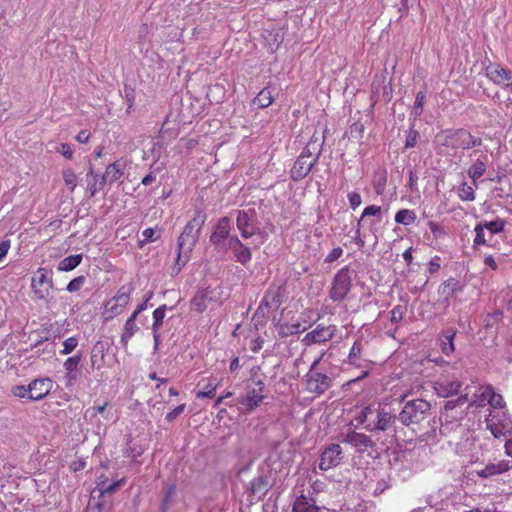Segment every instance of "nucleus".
<instances>
[{
    "mask_svg": "<svg viewBox=\"0 0 512 512\" xmlns=\"http://www.w3.org/2000/svg\"><path fill=\"white\" fill-rule=\"evenodd\" d=\"M206 219L207 214L203 210L197 209L194 217L188 221L182 233L179 235L177 240V258L172 268L173 275L179 274L182 267L189 261L191 253L199 240Z\"/></svg>",
    "mask_w": 512,
    "mask_h": 512,
    "instance_id": "obj_1",
    "label": "nucleus"
},
{
    "mask_svg": "<svg viewBox=\"0 0 512 512\" xmlns=\"http://www.w3.org/2000/svg\"><path fill=\"white\" fill-rule=\"evenodd\" d=\"M435 142L440 146L451 148L453 150H468L482 145L481 138L473 136L464 128L442 130L436 134Z\"/></svg>",
    "mask_w": 512,
    "mask_h": 512,
    "instance_id": "obj_2",
    "label": "nucleus"
},
{
    "mask_svg": "<svg viewBox=\"0 0 512 512\" xmlns=\"http://www.w3.org/2000/svg\"><path fill=\"white\" fill-rule=\"evenodd\" d=\"M431 404L424 399H413L405 402L398 419L405 426L419 424L430 415Z\"/></svg>",
    "mask_w": 512,
    "mask_h": 512,
    "instance_id": "obj_3",
    "label": "nucleus"
},
{
    "mask_svg": "<svg viewBox=\"0 0 512 512\" xmlns=\"http://www.w3.org/2000/svg\"><path fill=\"white\" fill-rule=\"evenodd\" d=\"M352 288V277L349 266L341 268L332 280L329 297L334 302H340L346 298Z\"/></svg>",
    "mask_w": 512,
    "mask_h": 512,
    "instance_id": "obj_4",
    "label": "nucleus"
},
{
    "mask_svg": "<svg viewBox=\"0 0 512 512\" xmlns=\"http://www.w3.org/2000/svg\"><path fill=\"white\" fill-rule=\"evenodd\" d=\"M236 225L244 239L261 233L257 212L254 208L237 210Z\"/></svg>",
    "mask_w": 512,
    "mask_h": 512,
    "instance_id": "obj_5",
    "label": "nucleus"
},
{
    "mask_svg": "<svg viewBox=\"0 0 512 512\" xmlns=\"http://www.w3.org/2000/svg\"><path fill=\"white\" fill-rule=\"evenodd\" d=\"M231 231V219L227 216L221 217L214 226V230L210 235V243L214 246L215 250L226 252L227 242Z\"/></svg>",
    "mask_w": 512,
    "mask_h": 512,
    "instance_id": "obj_6",
    "label": "nucleus"
},
{
    "mask_svg": "<svg viewBox=\"0 0 512 512\" xmlns=\"http://www.w3.org/2000/svg\"><path fill=\"white\" fill-rule=\"evenodd\" d=\"M367 345V341H364L362 338H359L355 340L353 343L350 352L348 354V360L347 362L350 365H353L357 368L363 369V372L360 376H358L356 379L352 380L351 382H357L369 374V369L372 365V362L367 359L362 358V353L364 351V347Z\"/></svg>",
    "mask_w": 512,
    "mask_h": 512,
    "instance_id": "obj_7",
    "label": "nucleus"
},
{
    "mask_svg": "<svg viewBox=\"0 0 512 512\" xmlns=\"http://www.w3.org/2000/svg\"><path fill=\"white\" fill-rule=\"evenodd\" d=\"M398 417L386 411L384 408L378 407L374 413L371 421L364 426V428L373 433L386 432L391 429Z\"/></svg>",
    "mask_w": 512,
    "mask_h": 512,
    "instance_id": "obj_8",
    "label": "nucleus"
},
{
    "mask_svg": "<svg viewBox=\"0 0 512 512\" xmlns=\"http://www.w3.org/2000/svg\"><path fill=\"white\" fill-rule=\"evenodd\" d=\"M343 459L342 447L339 444L332 443L322 450L319 457V469L327 471L335 468L342 463Z\"/></svg>",
    "mask_w": 512,
    "mask_h": 512,
    "instance_id": "obj_9",
    "label": "nucleus"
},
{
    "mask_svg": "<svg viewBox=\"0 0 512 512\" xmlns=\"http://www.w3.org/2000/svg\"><path fill=\"white\" fill-rule=\"evenodd\" d=\"M305 383L309 393L320 396L332 386V378L318 371H308L305 375Z\"/></svg>",
    "mask_w": 512,
    "mask_h": 512,
    "instance_id": "obj_10",
    "label": "nucleus"
},
{
    "mask_svg": "<svg viewBox=\"0 0 512 512\" xmlns=\"http://www.w3.org/2000/svg\"><path fill=\"white\" fill-rule=\"evenodd\" d=\"M31 287L37 299L45 300L51 297L53 282L51 278L47 277L44 268L38 269L35 276L32 278Z\"/></svg>",
    "mask_w": 512,
    "mask_h": 512,
    "instance_id": "obj_11",
    "label": "nucleus"
},
{
    "mask_svg": "<svg viewBox=\"0 0 512 512\" xmlns=\"http://www.w3.org/2000/svg\"><path fill=\"white\" fill-rule=\"evenodd\" d=\"M227 251H231L233 253L234 260L244 267H246L252 259L251 249L242 243L237 235H233L229 238L226 248V252Z\"/></svg>",
    "mask_w": 512,
    "mask_h": 512,
    "instance_id": "obj_12",
    "label": "nucleus"
},
{
    "mask_svg": "<svg viewBox=\"0 0 512 512\" xmlns=\"http://www.w3.org/2000/svg\"><path fill=\"white\" fill-rule=\"evenodd\" d=\"M342 437V442L352 445L359 453H364L368 449L376 450V443L364 433L349 431Z\"/></svg>",
    "mask_w": 512,
    "mask_h": 512,
    "instance_id": "obj_13",
    "label": "nucleus"
},
{
    "mask_svg": "<svg viewBox=\"0 0 512 512\" xmlns=\"http://www.w3.org/2000/svg\"><path fill=\"white\" fill-rule=\"evenodd\" d=\"M486 76L496 85L507 88L512 85V71L504 68L501 64L490 63L486 69Z\"/></svg>",
    "mask_w": 512,
    "mask_h": 512,
    "instance_id": "obj_14",
    "label": "nucleus"
},
{
    "mask_svg": "<svg viewBox=\"0 0 512 512\" xmlns=\"http://www.w3.org/2000/svg\"><path fill=\"white\" fill-rule=\"evenodd\" d=\"M52 388V381L49 378L34 379L28 384V399L39 401L44 399Z\"/></svg>",
    "mask_w": 512,
    "mask_h": 512,
    "instance_id": "obj_15",
    "label": "nucleus"
},
{
    "mask_svg": "<svg viewBox=\"0 0 512 512\" xmlns=\"http://www.w3.org/2000/svg\"><path fill=\"white\" fill-rule=\"evenodd\" d=\"M464 283L453 277L444 281L438 288V294L442 297L443 302L448 303L450 299L456 298L457 295L464 290Z\"/></svg>",
    "mask_w": 512,
    "mask_h": 512,
    "instance_id": "obj_16",
    "label": "nucleus"
},
{
    "mask_svg": "<svg viewBox=\"0 0 512 512\" xmlns=\"http://www.w3.org/2000/svg\"><path fill=\"white\" fill-rule=\"evenodd\" d=\"M324 142V135L320 138L316 135V133H314L299 156L307 159V161L315 159V163H317L321 156Z\"/></svg>",
    "mask_w": 512,
    "mask_h": 512,
    "instance_id": "obj_17",
    "label": "nucleus"
},
{
    "mask_svg": "<svg viewBox=\"0 0 512 512\" xmlns=\"http://www.w3.org/2000/svg\"><path fill=\"white\" fill-rule=\"evenodd\" d=\"M315 165V159L307 161V159L298 156L290 170L291 179L295 182L304 179Z\"/></svg>",
    "mask_w": 512,
    "mask_h": 512,
    "instance_id": "obj_18",
    "label": "nucleus"
},
{
    "mask_svg": "<svg viewBox=\"0 0 512 512\" xmlns=\"http://www.w3.org/2000/svg\"><path fill=\"white\" fill-rule=\"evenodd\" d=\"M213 300H215L214 291L210 287L200 289L191 299V309L198 313H202L207 309L208 302Z\"/></svg>",
    "mask_w": 512,
    "mask_h": 512,
    "instance_id": "obj_19",
    "label": "nucleus"
},
{
    "mask_svg": "<svg viewBox=\"0 0 512 512\" xmlns=\"http://www.w3.org/2000/svg\"><path fill=\"white\" fill-rule=\"evenodd\" d=\"M82 360V353L78 352L76 355L69 357L65 360L63 367L66 371L64 379L66 387H71L78 379L77 367Z\"/></svg>",
    "mask_w": 512,
    "mask_h": 512,
    "instance_id": "obj_20",
    "label": "nucleus"
},
{
    "mask_svg": "<svg viewBox=\"0 0 512 512\" xmlns=\"http://www.w3.org/2000/svg\"><path fill=\"white\" fill-rule=\"evenodd\" d=\"M167 310V306L161 305L153 311V323H152V334L154 340V352L158 351L159 346L161 344V334L160 330L163 325V320L165 318V312Z\"/></svg>",
    "mask_w": 512,
    "mask_h": 512,
    "instance_id": "obj_21",
    "label": "nucleus"
},
{
    "mask_svg": "<svg viewBox=\"0 0 512 512\" xmlns=\"http://www.w3.org/2000/svg\"><path fill=\"white\" fill-rule=\"evenodd\" d=\"M131 292H132L131 285H123L119 288L116 295L108 303V305L110 303H113V305L110 307V311L112 314H114V315L119 314L121 309L129 303Z\"/></svg>",
    "mask_w": 512,
    "mask_h": 512,
    "instance_id": "obj_22",
    "label": "nucleus"
},
{
    "mask_svg": "<svg viewBox=\"0 0 512 512\" xmlns=\"http://www.w3.org/2000/svg\"><path fill=\"white\" fill-rule=\"evenodd\" d=\"M462 387V382L459 380H439L435 383V391L438 396L447 398L457 394Z\"/></svg>",
    "mask_w": 512,
    "mask_h": 512,
    "instance_id": "obj_23",
    "label": "nucleus"
},
{
    "mask_svg": "<svg viewBox=\"0 0 512 512\" xmlns=\"http://www.w3.org/2000/svg\"><path fill=\"white\" fill-rule=\"evenodd\" d=\"M107 350V343L104 341H97L91 350V368L101 369L105 364V352Z\"/></svg>",
    "mask_w": 512,
    "mask_h": 512,
    "instance_id": "obj_24",
    "label": "nucleus"
},
{
    "mask_svg": "<svg viewBox=\"0 0 512 512\" xmlns=\"http://www.w3.org/2000/svg\"><path fill=\"white\" fill-rule=\"evenodd\" d=\"M321 510L313 498H308L301 494L296 497L291 512H321Z\"/></svg>",
    "mask_w": 512,
    "mask_h": 512,
    "instance_id": "obj_25",
    "label": "nucleus"
},
{
    "mask_svg": "<svg viewBox=\"0 0 512 512\" xmlns=\"http://www.w3.org/2000/svg\"><path fill=\"white\" fill-rule=\"evenodd\" d=\"M507 470H509V463L499 461L498 463H489L481 469H477L475 472L479 477L486 479L506 472Z\"/></svg>",
    "mask_w": 512,
    "mask_h": 512,
    "instance_id": "obj_26",
    "label": "nucleus"
},
{
    "mask_svg": "<svg viewBox=\"0 0 512 512\" xmlns=\"http://www.w3.org/2000/svg\"><path fill=\"white\" fill-rule=\"evenodd\" d=\"M270 487L271 484L269 477L266 475H259L251 481L249 491L252 495L261 499L266 495Z\"/></svg>",
    "mask_w": 512,
    "mask_h": 512,
    "instance_id": "obj_27",
    "label": "nucleus"
},
{
    "mask_svg": "<svg viewBox=\"0 0 512 512\" xmlns=\"http://www.w3.org/2000/svg\"><path fill=\"white\" fill-rule=\"evenodd\" d=\"M480 401L487 400L489 405L493 408H502L504 406V400L502 395L496 393L491 385H486L480 388Z\"/></svg>",
    "mask_w": 512,
    "mask_h": 512,
    "instance_id": "obj_28",
    "label": "nucleus"
},
{
    "mask_svg": "<svg viewBox=\"0 0 512 512\" xmlns=\"http://www.w3.org/2000/svg\"><path fill=\"white\" fill-rule=\"evenodd\" d=\"M263 304V307H265L266 309L270 310V311H274V310H277L281 303H282V297H281V294H280V287L277 288V289H274V288H269L261 302Z\"/></svg>",
    "mask_w": 512,
    "mask_h": 512,
    "instance_id": "obj_29",
    "label": "nucleus"
},
{
    "mask_svg": "<svg viewBox=\"0 0 512 512\" xmlns=\"http://www.w3.org/2000/svg\"><path fill=\"white\" fill-rule=\"evenodd\" d=\"M312 331L317 343L320 344L331 340L335 336L337 328L335 325L325 326L323 324H318Z\"/></svg>",
    "mask_w": 512,
    "mask_h": 512,
    "instance_id": "obj_30",
    "label": "nucleus"
},
{
    "mask_svg": "<svg viewBox=\"0 0 512 512\" xmlns=\"http://www.w3.org/2000/svg\"><path fill=\"white\" fill-rule=\"evenodd\" d=\"M136 318L137 317H135V314H131L124 324L120 339V342L124 348H127L129 340L139 329L136 324Z\"/></svg>",
    "mask_w": 512,
    "mask_h": 512,
    "instance_id": "obj_31",
    "label": "nucleus"
},
{
    "mask_svg": "<svg viewBox=\"0 0 512 512\" xmlns=\"http://www.w3.org/2000/svg\"><path fill=\"white\" fill-rule=\"evenodd\" d=\"M387 176L388 173L385 168H379L374 172L372 185L377 195H383L385 193Z\"/></svg>",
    "mask_w": 512,
    "mask_h": 512,
    "instance_id": "obj_32",
    "label": "nucleus"
},
{
    "mask_svg": "<svg viewBox=\"0 0 512 512\" xmlns=\"http://www.w3.org/2000/svg\"><path fill=\"white\" fill-rule=\"evenodd\" d=\"M123 174V171L116 162L109 164L105 173L100 177V186H104L107 182L114 183Z\"/></svg>",
    "mask_w": 512,
    "mask_h": 512,
    "instance_id": "obj_33",
    "label": "nucleus"
},
{
    "mask_svg": "<svg viewBox=\"0 0 512 512\" xmlns=\"http://www.w3.org/2000/svg\"><path fill=\"white\" fill-rule=\"evenodd\" d=\"M258 392L259 391L255 388H252L248 390L247 395L241 400V404L244 405L248 411H252L257 408L264 399V396Z\"/></svg>",
    "mask_w": 512,
    "mask_h": 512,
    "instance_id": "obj_34",
    "label": "nucleus"
},
{
    "mask_svg": "<svg viewBox=\"0 0 512 512\" xmlns=\"http://www.w3.org/2000/svg\"><path fill=\"white\" fill-rule=\"evenodd\" d=\"M276 329L281 338H286L288 336L296 335L305 330V328L301 329L300 322L278 323L276 325Z\"/></svg>",
    "mask_w": 512,
    "mask_h": 512,
    "instance_id": "obj_35",
    "label": "nucleus"
},
{
    "mask_svg": "<svg viewBox=\"0 0 512 512\" xmlns=\"http://www.w3.org/2000/svg\"><path fill=\"white\" fill-rule=\"evenodd\" d=\"M486 161L487 156L483 155L482 157L478 158L474 164H472L468 170L469 177L476 182L477 179L482 177L486 171Z\"/></svg>",
    "mask_w": 512,
    "mask_h": 512,
    "instance_id": "obj_36",
    "label": "nucleus"
},
{
    "mask_svg": "<svg viewBox=\"0 0 512 512\" xmlns=\"http://www.w3.org/2000/svg\"><path fill=\"white\" fill-rule=\"evenodd\" d=\"M477 224L482 226V228L488 232L489 237L492 238L494 234L504 230L506 222L503 219L497 218L493 221H480Z\"/></svg>",
    "mask_w": 512,
    "mask_h": 512,
    "instance_id": "obj_37",
    "label": "nucleus"
},
{
    "mask_svg": "<svg viewBox=\"0 0 512 512\" xmlns=\"http://www.w3.org/2000/svg\"><path fill=\"white\" fill-rule=\"evenodd\" d=\"M82 261V254L70 255L62 259L58 264L59 271H71L80 265Z\"/></svg>",
    "mask_w": 512,
    "mask_h": 512,
    "instance_id": "obj_38",
    "label": "nucleus"
},
{
    "mask_svg": "<svg viewBox=\"0 0 512 512\" xmlns=\"http://www.w3.org/2000/svg\"><path fill=\"white\" fill-rule=\"evenodd\" d=\"M274 101L272 93L269 87L263 88L257 96L254 98V104H256L259 108L264 109L269 107Z\"/></svg>",
    "mask_w": 512,
    "mask_h": 512,
    "instance_id": "obj_39",
    "label": "nucleus"
},
{
    "mask_svg": "<svg viewBox=\"0 0 512 512\" xmlns=\"http://www.w3.org/2000/svg\"><path fill=\"white\" fill-rule=\"evenodd\" d=\"M455 335H456V332L453 329H448L443 333L441 350L445 355H450L451 353L454 352L455 347H454L453 340H454Z\"/></svg>",
    "mask_w": 512,
    "mask_h": 512,
    "instance_id": "obj_40",
    "label": "nucleus"
},
{
    "mask_svg": "<svg viewBox=\"0 0 512 512\" xmlns=\"http://www.w3.org/2000/svg\"><path fill=\"white\" fill-rule=\"evenodd\" d=\"M416 218V213L410 209H401L395 214V222L404 226L413 224Z\"/></svg>",
    "mask_w": 512,
    "mask_h": 512,
    "instance_id": "obj_41",
    "label": "nucleus"
},
{
    "mask_svg": "<svg viewBox=\"0 0 512 512\" xmlns=\"http://www.w3.org/2000/svg\"><path fill=\"white\" fill-rule=\"evenodd\" d=\"M475 238L473 241V247H478L480 245L492 246L490 243L491 238L489 237L488 232L486 233L482 226L476 224L475 228Z\"/></svg>",
    "mask_w": 512,
    "mask_h": 512,
    "instance_id": "obj_42",
    "label": "nucleus"
},
{
    "mask_svg": "<svg viewBox=\"0 0 512 512\" xmlns=\"http://www.w3.org/2000/svg\"><path fill=\"white\" fill-rule=\"evenodd\" d=\"M218 382L216 379H209L203 386V390L197 392V398H213L215 397Z\"/></svg>",
    "mask_w": 512,
    "mask_h": 512,
    "instance_id": "obj_43",
    "label": "nucleus"
},
{
    "mask_svg": "<svg viewBox=\"0 0 512 512\" xmlns=\"http://www.w3.org/2000/svg\"><path fill=\"white\" fill-rule=\"evenodd\" d=\"M425 100H426L425 93L422 91H419L416 95V99H415V102H414V105H413V108L411 111V115L414 118H417L422 115Z\"/></svg>",
    "mask_w": 512,
    "mask_h": 512,
    "instance_id": "obj_44",
    "label": "nucleus"
},
{
    "mask_svg": "<svg viewBox=\"0 0 512 512\" xmlns=\"http://www.w3.org/2000/svg\"><path fill=\"white\" fill-rule=\"evenodd\" d=\"M375 411L376 409L371 406H366L357 414L355 420L361 425L368 424L373 418Z\"/></svg>",
    "mask_w": 512,
    "mask_h": 512,
    "instance_id": "obj_45",
    "label": "nucleus"
},
{
    "mask_svg": "<svg viewBox=\"0 0 512 512\" xmlns=\"http://www.w3.org/2000/svg\"><path fill=\"white\" fill-rule=\"evenodd\" d=\"M458 196L463 201H473L475 199V191L471 186L463 183L458 189Z\"/></svg>",
    "mask_w": 512,
    "mask_h": 512,
    "instance_id": "obj_46",
    "label": "nucleus"
},
{
    "mask_svg": "<svg viewBox=\"0 0 512 512\" xmlns=\"http://www.w3.org/2000/svg\"><path fill=\"white\" fill-rule=\"evenodd\" d=\"M270 310L266 309L265 307H263V304L260 303L258 308L256 309L255 313H254V316H253V319L260 325H264L267 323L268 321V318H269V314H270Z\"/></svg>",
    "mask_w": 512,
    "mask_h": 512,
    "instance_id": "obj_47",
    "label": "nucleus"
},
{
    "mask_svg": "<svg viewBox=\"0 0 512 512\" xmlns=\"http://www.w3.org/2000/svg\"><path fill=\"white\" fill-rule=\"evenodd\" d=\"M63 180L70 191H74L77 185V176L71 168L63 170Z\"/></svg>",
    "mask_w": 512,
    "mask_h": 512,
    "instance_id": "obj_48",
    "label": "nucleus"
},
{
    "mask_svg": "<svg viewBox=\"0 0 512 512\" xmlns=\"http://www.w3.org/2000/svg\"><path fill=\"white\" fill-rule=\"evenodd\" d=\"M502 317H503V312H502V310H499V309H496L493 312L488 313L484 318L485 326L487 328L493 327L502 319Z\"/></svg>",
    "mask_w": 512,
    "mask_h": 512,
    "instance_id": "obj_49",
    "label": "nucleus"
},
{
    "mask_svg": "<svg viewBox=\"0 0 512 512\" xmlns=\"http://www.w3.org/2000/svg\"><path fill=\"white\" fill-rule=\"evenodd\" d=\"M468 401H469L468 393H465L463 395H460L456 399L446 401L445 405H444V410L445 411L453 410L454 408H456L458 406L464 405Z\"/></svg>",
    "mask_w": 512,
    "mask_h": 512,
    "instance_id": "obj_50",
    "label": "nucleus"
},
{
    "mask_svg": "<svg viewBox=\"0 0 512 512\" xmlns=\"http://www.w3.org/2000/svg\"><path fill=\"white\" fill-rule=\"evenodd\" d=\"M78 342H79V340H78V337H76V336L67 338L63 342V349L60 351V354L68 355V354L72 353L78 346Z\"/></svg>",
    "mask_w": 512,
    "mask_h": 512,
    "instance_id": "obj_51",
    "label": "nucleus"
},
{
    "mask_svg": "<svg viewBox=\"0 0 512 512\" xmlns=\"http://www.w3.org/2000/svg\"><path fill=\"white\" fill-rule=\"evenodd\" d=\"M125 483V479L122 478L120 480H117L113 483H102L101 484V488H100V492L101 494H105V493H109V494H112L114 493L115 491H117L122 485H124Z\"/></svg>",
    "mask_w": 512,
    "mask_h": 512,
    "instance_id": "obj_52",
    "label": "nucleus"
},
{
    "mask_svg": "<svg viewBox=\"0 0 512 512\" xmlns=\"http://www.w3.org/2000/svg\"><path fill=\"white\" fill-rule=\"evenodd\" d=\"M381 212H382V208L380 206H377V205H369V206H367L363 210V212H362L361 218L358 221V226H361V222L364 220L365 217H367V216H378V217H380Z\"/></svg>",
    "mask_w": 512,
    "mask_h": 512,
    "instance_id": "obj_53",
    "label": "nucleus"
},
{
    "mask_svg": "<svg viewBox=\"0 0 512 512\" xmlns=\"http://www.w3.org/2000/svg\"><path fill=\"white\" fill-rule=\"evenodd\" d=\"M85 282H86V277L84 275L78 276V277L72 279L68 283L66 289L68 292H71V293L79 291Z\"/></svg>",
    "mask_w": 512,
    "mask_h": 512,
    "instance_id": "obj_54",
    "label": "nucleus"
},
{
    "mask_svg": "<svg viewBox=\"0 0 512 512\" xmlns=\"http://www.w3.org/2000/svg\"><path fill=\"white\" fill-rule=\"evenodd\" d=\"M406 312V306L403 305H397L391 310V322L393 324L399 323Z\"/></svg>",
    "mask_w": 512,
    "mask_h": 512,
    "instance_id": "obj_55",
    "label": "nucleus"
},
{
    "mask_svg": "<svg viewBox=\"0 0 512 512\" xmlns=\"http://www.w3.org/2000/svg\"><path fill=\"white\" fill-rule=\"evenodd\" d=\"M420 137V134L417 130L411 128L409 131H408V134L406 136V141H405V148H413L416 146L417 144V141Z\"/></svg>",
    "mask_w": 512,
    "mask_h": 512,
    "instance_id": "obj_56",
    "label": "nucleus"
},
{
    "mask_svg": "<svg viewBox=\"0 0 512 512\" xmlns=\"http://www.w3.org/2000/svg\"><path fill=\"white\" fill-rule=\"evenodd\" d=\"M124 98L128 105V111L133 107L135 100V89L129 85L124 86Z\"/></svg>",
    "mask_w": 512,
    "mask_h": 512,
    "instance_id": "obj_57",
    "label": "nucleus"
},
{
    "mask_svg": "<svg viewBox=\"0 0 512 512\" xmlns=\"http://www.w3.org/2000/svg\"><path fill=\"white\" fill-rule=\"evenodd\" d=\"M428 226L436 239L441 238L442 236L445 235V231L440 224L433 221H429Z\"/></svg>",
    "mask_w": 512,
    "mask_h": 512,
    "instance_id": "obj_58",
    "label": "nucleus"
},
{
    "mask_svg": "<svg viewBox=\"0 0 512 512\" xmlns=\"http://www.w3.org/2000/svg\"><path fill=\"white\" fill-rule=\"evenodd\" d=\"M348 197V201H349V204H350V207L355 210L357 207H359L361 205V196L358 192H350L348 193L347 195Z\"/></svg>",
    "mask_w": 512,
    "mask_h": 512,
    "instance_id": "obj_59",
    "label": "nucleus"
},
{
    "mask_svg": "<svg viewBox=\"0 0 512 512\" xmlns=\"http://www.w3.org/2000/svg\"><path fill=\"white\" fill-rule=\"evenodd\" d=\"M343 254V249L341 247H336L331 250V252L326 256L325 263H332L338 260Z\"/></svg>",
    "mask_w": 512,
    "mask_h": 512,
    "instance_id": "obj_60",
    "label": "nucleus"
},
{
    "mask_svg": "<svg viewBox=\"0 0 512 512\" xmlns=\"http://www.w3.org/2000/svg\"><path fill=\"white\" fill-rule=\"evenodd\" d=\"M185 404H181V405H178L177 407H175L172 411H170L169 413H167L165 419L166 421L168 422H172L174 421L181 413H183V411L185 410Z\"/></svg>",
    "mask_w": 512,
    "mask_h": 512,
    "instance_id": "obj_61",
    "label": "nucleus"
},
{
    "mask_svg": "<svg viewBox=\"0 0 512 512\" xmlns=\"http://www.w3.org/2000/svg\"><path fill=\"white\" fill-rule=\"evenodd\" d=\"M488 427L491 430V433L494 435V437L498 438L501 435H505L507 430L505 429V426L500 424L491 423L488 424Z\"/></svg>",
    "mask_w": 512,
    "mask_h": 512,
    "instance_id": "obj_62",
    "label": "nucleus"
},
{
    "mask_svg": "<svg viewBox=\"0 0 512 512\" xmlns=\"http://www.w3.org/2000/svg\"><path fill=\"white\" fill-rule=\"evenodd\" d=\"M408 175H409L408 186H409L410 190L413 192H417L418 191L417 182L419 179L417 173L411 169V170H409Z\"/></svg>",
    "mask_w": 512,
    "mask_h": 512,
    "instance_id": "obj_63",
    "label": "nucleus"
},
{
    "mask_svg": "<svg viewBox=\"0 0 512 512\" xmlns=\"http://www.w3.org/2000/svg\"><path fill=\"white\" fill-rule=\"evenodd\" d=\"M57 152L61 153L67 159H71L73 156V151L67 143H62L57 149Z\"/></svg>",
    "mask_w": 512,
    "mask_h": 512,
    "instance_id": "obj_64",
    "label": "nucleus"
}]
</instances>
